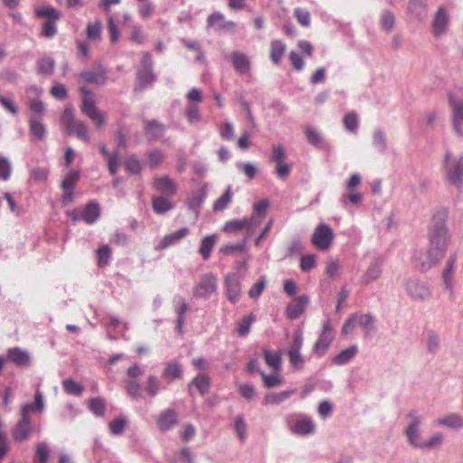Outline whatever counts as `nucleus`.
<instances>
[{"mask_svg":"<svg viewBox=\"0 0 463 463\" xmlns=\"http://www.w3.org/2000/svg\"><path fill=\"white\" fill-rule=\"evenodd\" d=\"M163 376L169 382H173L178 379H181L183 376V370L181 366L175 363L171 362L168 363L164 371H163Z\"/></svg>","mask_w":463,"mask_h":463,"instance_id":"obj_39","label":"nucleus"},{"mask_svg":"<svg viewBox=\"0 0 463 463\" xmlns=\"http://www.w3.org/2000/svg\"><path fill=\"white\" fill-rule=\"evenodd\" d=\"M308 300V297L303 295L288 303L286 308L287 317L291 320L298 319L304 313Z\"/></svg>","mask_w":463,"mask_h":463,"instance_id":"obj_20","label":"nucleus"},{"mask_svg":"<svg viewBox=\"0 0 463 463\" xmlns=\"http://www.w3.org/2000/svg\"><path fill=\"white\" fill-rule=\"evenodd\" d=\"M335 339V329L329 318L322 324L321 332L317 340L312 347V353L317 357H322L326 354Z\"/></svg>","mask_w":463,"mask_h":463,"instance_id":"obj_6","label":"nucleus"},{"mask_svg":"<svg viewBox=\"0 0 463 463\" xmlns=\"http://www.w3.org/2000/svg\"><path fill=\"white\" fill-rule=\"evenodd\" d=\"M144 129L149 140H157L163 137L165 128L157 120H145Z\"/></svg>","mask_w":463,"mask_h":463,"instance_id":"obj_28","label":"nucleus"},{"mask_svg":"<svg viewBox=\"0 0 463 463\" xmlns=\"http://www.w3.org/2000/svg\"><path fill=\"white\" fill-rule=\"evenodd\" d=\"M162 383L156 375H149L146 381V391L150 397H155L158 394L161 389Z\"/></svg>","mask_w":463,"mask_h":463,"instance_id":"obj_51","label":"nucleus"},{"mask_svg":"<svg viewBox=\"0 0 463 463\" xmlns=\"http://www.w3.org/2000/svg\"><path fill=\"white\" fill-rule=\"evenodd\" d=\"M175 312L176 314V330L182 333L184 325L185 324V314L189 309V306L185 299L180 296L175 295L173 299Z\"/></svg>","mask_w":463,"mask_h":463,"instance_id":"obj_19","label":"nucleus"},{"mask_svg":"<svg viewBox=\"0 0 463 463\" xmlns=\"http://www.w3.org/2000/svg\"><path fill=\"white\" fill-rule=\"evenodd\" d=\"M296 392L295 390H287L280 392H271L264 397V404H279L288 400L292 394Z\"/></svg>","mask_w":463,"mask_h":463,"instance_id":"obj_40","label":"nucleus"},{"mask_svg":"<svg viewBox=\"0 0 463 463\" xmlns=\"http://www.w3.org/2000/svg\"><path fill=\"white\" fill-rule=\"evenodd\" d=\"M35 13L39 17H49V20H59L61 18V14L52 6L37 8Z\"/></svg>","mask_w":463,"mask_h":463,"instance_id":"obj_58","label":"nucleus"},{"mask_svg":"<svg viewBox=\"0 0 463 463\" xmlns=\"http://www.w3.org/2000/svg\"><path fill=\"white\" fill-rule=\"evenodd\" d=\"M407 295L414 301L422 302L431 296V288L429 284L417 278H411L404 283Z\"/></svg>","mask_w":463,"mask_h":463,"instance_id":"obj_7","label":"nucleus"},{"mask_svg":"<svg viewBox=\"0 0 463 463\" xmlns=\"http://www.w3.org/2000/svg\"><path fill=\"white\" fill-rule=\"evenodd\" d=\"M231 61L234 70L241 75L248 73L250 70V59L243 52H233L231 54Z\"/></svg>","mask_w":463,"mask_h":463,"instance_id":"obj_24","label":"nucleus"},{"mask_svg":"<svg viewBox=\"0 0 463 463\" xmlns=\"http://www.w3.org/2000/svg\"><path fill=\"white\" fill-rule=\"evenodd\" d=\"M447 212L438 211L432 217V225L430 230V247L427 252V261H422L420 268L422 271L429 270L437 264L445 255L449 234L446 226Z\"/></svg>","mask_w":463,"mask_h":463,"instance_id":"obj_1","label":"nucleus"},{"mask_svg":"<svg viewBox=\"0 0 463 463\" xmlns=\"http://www.w3.org/2000/svg\"><path fill=\"white\" fill-rule=\"evenodd\" d=\"M156 80V76L153 71V59L149 52H144L140 66L137 70L135 91H143L151 88Z\"/></svg>","mask_w":463,"mask_h":463,"instance_id":"obj_3","label":"nucleus"},{"mask_svg":"<svg viewBox=\"0 0 463 463\" xmlns=\"http://www.w3.org/2000/svg\"><path fill=\"white\" fill-rule=\"evenodd\" d=\"M29 128L31 135H33L36 139H44L47 133L46 127L38 116L30 117Z\"/></svg>","mask_w":463,"mask_h":463,"instance_id":"obj_31","label":"nucleus"},{"mask_svg":"<svg viewBox=\"0 0 463 463\" xmlns=\"http://www.w3.org/2000/svg\"><path fill=\"white\" fill-rule=\"evenodd\" d=\"M439 426H445L450 429H459L463 427V419L457 413H450L437 420Z\"/></svg>","mask_w":463,"mask_h":463,"instance_id":"obj_36","label":"nucleus"},{"mask_svg":"<svg viewBox=\"0 0 463 463\" xmlns=\"http://www.w3.org/2000/svg\"><path fill=\"white\" fill-rule=\"evenodd\" d=\"M153 187L159 195L173 197L177 194L178 185L168 175L156 176L153 179Z\"/></svg>","mask_w":463,"mask_h":463,"instance_id":"obj_15","label":"nucleus"},{"mask_svg":"<svg viewBox=\"0 0 463 463\" xmlns=\"http://www.w3.org/2000/svg\"><path fill=\"white\" fill-rule=\"evenodd\" d=\"M382 274L381 264L378 260L373 262L361 278V283L368 285L376 280Z\"/></svg>","mask_w":463,"mask_h":463,"instance_id":"obj_35","label":"nucleus"},{"mask_svg":"<svg viewBox=\"0 0 463 463\" xmlns=\"http://www.w3.org/2000/svg\"><path fill=\"white\" fill-rule=\"evenodd\" d=\"M44 411V400L43 393L37 390L34 394V402L22 405L19 415L30 416L31 412L42 413Z\"/></svg>","mask_w":463,"mask_h":463,"instance_id":"obj_22","label":"nucleus"},{"mask_svg":"<svg viewBox=\"0 0 463 463\" xmlns=\"http://www.w3.org/2000/svg\"><path fill=\"white\" fill-rule=\"evenodd\" d=\"M258 222H259L255 218L233 220L225 223L223 231L227 232H236L245 227L251 230L258 224Z\"/></svg>","mask_w":463,"mask_h":463,"instance_id":"obj_29","label":"nucleus"},{"mask_svg":"<svg viewBox=\"0 0 463 463\" xmlns=\"http://www.w3.org/2000/svg\"><path fill=\"white\" fill-rule=\"evenodd\" d=\"M343 121L347 131L356 133L358 129V118L354 112L346 114Z\"/></svg>","mask_w":463,"mask_h":463,"instance_id":"obj_60","label":"nucleus"},{"mask_svg":"<svg viewBox=\"0 0 463 463\" xmlns=\"http://www.w3.org/2000/svg\"><path fill=\"white\" fill-rule=\"evenodd\" d=\"M106 409V402L105 400L97 397L93 398L90 401V410L96 415V416H103L105 413Z\"/></svg>","mask_w":463,"mask_h":463,"instance_id":"obj_54","label":"nucleus"},{"mask_svg":"<svg viewBox=\"0 0 463 463\" xmlns=\"http://www.w3.org/2000/svg\"><path fill=\"white\" fill-rule=\"evenodd\" d=\"M362 200V194L355 191H349L347 194H343L339 199L344 207H346L349 203L352 205H358L361 203Z\"/></svg>","mask_w":463,"mask_h":463,"instance_id":"obj_49","label":"nucleus"},{"mask_svg":"<svg viewBox=\"0 0 463 463\" xmlns=\"http://www.w3.org/2000/svg\"><path fill=\"white\" fill-rule=\"evenodd\" d=\"M449 24V16L444 7H439L435 14L431 23L432 33L436 38H439L447 32Z\"/></svg>","mask_w":463,"mask_h":463,"instance_id":"obj_17","label":"nucleus"},{"mask_svg":"<svg viewBox=\"0 0 463 463\" xmlns=\"http://www.w3.org/2000/svg\"><path fill=\"white\" fill-rule=\"evenodd\" d=\"M98 265L99 267H105L109 264L111 258V250L108 245H103L97 250Z\"/></svg>","mask_w":463,"mask_h":463,"instance_id":"obj_56","label":"nucleus"},{"mask_svg":"<svg viewBox=\"0 0 463 463\" xmlns=\"http://www.w3.org/2000/svg\"><path fill=\"white\" fill-rule=\"evenodd\" d=\"M189 233V229L187 227H184L173 233L165 235L160 242L155 246L156 250H162L169 248L170 246L175 245L181 240L185 238Z\"/></svg>","mask_w":463,"mask_h":463,"instance_id":"obj_21","label":"nucleus"},{"mask_svg":"<svg viewBox=\"0 0 463 463\" xmlns=\"http://www.w3.org/2000/svg\"><path fill=\"white\" fill-rule=\"evenodd\" d=\"M79 78L83 82L102 86L107 82V71L101 64H97L94 71H81Z\"/></svg>","mask_w":463,"mask_h":463,"instance_id":"obj_16","label":"nucleus"},{"mask_svg":"<svg viewBox=\"0 0 463 463\" xmlns=\"http://www.w3.org/2000/svg\"><path fill=\"white\" fill-rule=\"evenodd\" d=\"M444 441V435L441 432H436L430 435L427 439H424L420 444L419 449L431 450L439 448Z\"/></svg>","mask_w":463,"mask_h":463,"instance_id":"obj_41","label":"nucleus"},{"mask_svg":"<svg viewBox=\"0 0 463 463\" xmlns=\"http://www.w3.org/2000/svg\"><path fill=\"white\" fill-rule=\"evenodd\" d=\"M439 335L433 330L427 332V349L430 353L435 354L439 349Z\"/></svg>","mask_w":463,"mask_h":463,"instance_id":"obj_52","label":"nucleus"},{"mask_svg":"<svg viewBox=\"0 0 463 463\" xmlns=\"http://www.w3.org/2000/svg\"><path fill=\"white\" fill-rule=\"evenodd\" d=\"M210 386V377L207 374L200 373L188 384V392L191 396H194V388H195L201 395H204L208 392Z\"/></svg>","mask_w":463,"mask_h":463,"instance_id":"obj_23","label":"nucleus"},{"mask_svg":"<svg viewBox=\"0 0 463 463\" xmlns=\"http://www.w3.org/2000/svg\"><path fill=\"white\" fill-rule=\"evenodd\" d=\"M35 430L36 427L31 416L20 415L19 420L12 430V437L15 442L22 443L27 440Z\"/></svg>","mask_w":463,"mask_h":463,"instance_id":"obj_11","label":"nucleus"},{"mask_svg":"<svg viewBox=\"0 0 463 463\" xmlns=\"http://www.w3.org/2000/svg\"><path fill=\"white\" fill-rule=\"evenodd\" d=\"M207 193L205 188H200L194 192L187 200V207L189 210L198 213L203 203L206 198Z\"/></svg>","mask_w":463,"mask_h":463,"instance_id":"obj_33","label":"nucleus"},{"mask_svg":"<svg viewBox=\"0 0 463 463\" xmlns=\"http://www.w3.org/2000/svg\"><path fill=\"white\" fill-rule=\"evenodd\" d=\"M449 104L451 109V123L454 131L458 136H463V95L457 97L449 94Z\"/></svg>","mask_w":463,"mask_h":463,"instance_id":"obj_10","label":"nucleus"},{"mask_svg":"<svg viewBox=\"0 0 463 463\" xmlns=\"http://www.w3.org/2000/svg\"><path fill=\"white\" fill-rule=\"evenodd\" d=\"M373 145L379 152H385L387 148V140L386 136L382 129L374 130L373 134Z\"/></svg>","mask_w":463,"mask_h":463,"instance_id":"obj_50","label":"nucleus"},{"mask_svg":"<svg viewBox=\"0 0 463 463\" xmlns=\"http://www.w3.org/2000/svg\"><path fill=\"white\" fill-rule=\"evenodd\" d=\"M55 68V61L50 56H43L37 61V71L40 74L51 75Z\"/></svg>","mask_w":463,"mask_h":463,"instance_id":"obj_44","label":"nucleus"},{"mask_svg":"<svg viewBox=\"0 0 463 463\" xmlns=\"http://www.w3.org/2000/svg\"><path fill=\"white\" fill-rule=\"evenodd\" d=\"M286 51V45L281 41L275 40L270 44V59L273 63L279 64Z\"/></svg>","mask_w":463,"mask_h":463,"instance_id":"obj_45","label":"nucleus"},{"mask_svg":"<svg viewBox=\"0 0 463 463\" xmlns=\"http://www.w3.org/2000/svg\"><path fill=\"white\" fill-rule=\"evenodd\" d=\"M62 387L68 394L73 396H80L84 391V387L71 378L65 379L62 382Z\"/></svg>","mask_w":463,"mask_h":463,"instance_id":"obj_46","label":"nucleus"},{"mask_svg":"<svg viewBox=\"0 0 463 463\" xmlns=\"http://www.w3.org/2000/svg\"><path fill=\"white\" fill-rule=\"evenodd\" d=\"M254 320H255V317L251 314L244 317L238 325V327H237L238 335L240 336H246L249 334L250 326Z\"/></svg>","mask_w":463,"mask_h":463,"instance_id":"obj_57","label":"nucleus"},{"mask_svg":"<svg viewBox=\"0 0 463 463\" xmlns=\"http://www.w3.org/2000/svg\"><path fill=\"white\" fill-rule=\"evenodd\" d=\"M427 6L424 0H409L407 11L413 18L422 21L427 15Z\"/></svg>","mask_w":463,"mask_h":463,"instance_id":"obj_27","label":"nucleus"},{"mask_svg":"<svg viewBox=\"0 0 463 463\" xmlns=\"http://www.w3.org/2000/svg\"><path fill=\"white\" fill-rule=\"evenodd\" d=\"M152 207L156 213L164 214L175 207L170 196L156 195L152 198Z\"/></svg>","mask_w":463,"mask_h":463,"instance_id":"obj_26","label":"nucleus"},{"mask_svg":"<svg viewBox=\"0 0 463 463\" xmlns=\"http://www.w3.org/2000/svg\"><path fill=\"white\" fill-rule=\"evenodd\" d=\"M267 286L265 277H261L249 290L248 294L250 298H258Z\"/></svg>","mask_w":463,"mask_h":463,"instance_id":"obj_63","label":"nucleus"},{"mask_svg":"<svg viewBox=\"0 0 463 463\" xmlns=\"http://www.w3.org/2000/svg\"><path fill=\"white\" fill-rule=\"evenodd\" d=\"M334 237L332 228L326 223H320L316 227L311 241L318 250L324 251L330 248Z\"/></svg>","mask_w":463,"mask_h":463,"instance_id":"obj_9","label":"nucleus"},{"mask_svg":"<svg viewBox=\"0 0 463 463\" xmlns=\"http://www.w3.org/2000/svg\"><path fill=\"white\" fill-rule=\"evenodd\" d=\"M307 142L315 147L321 148L323 146L324 138L321 133L311 126H307L304 128Z\"/></svg>","mask_w":463,"mask_h":463,"instance_id":"obj_37","label":"nucleus"},{"mask_svg":"<svg viewBox=\"0 0 463 463\" xmlns=\"http://www.w3.org/2000/svg\"><path fill=\"white\" fill-rule=\"evenodd\" d=\"M232 199V187L228 186L224 194L219 197L213 204L214 212H222L225 210Z\"/></svg>","mask_w":463,"mask_h":463,"instance_id":"obj_47","label":"nucleus"},{"mask_svg":"<svg viewBox=\"0 0 463 463\" xmlns=\"http://www.w3.org/2000/svg\"><path fill=\"white\" fill-rule=\"evenodd\" d=\"M80 173L79 170H71L61 181V189H74L80 180Z\"/></svg>","mask_w":463,"mask_h":463,"instance_id":"obj_48","label":"nucleus"},{"mask_svg":"<svg viewBox=\"0 0 463 463\" xmlns=\"http://www.w3.org/2000/svg\"><path fill=\"white\" fill-rule=\"evenodd\" d=\"M234 430L238 438L244 441L247 437V424L242 415H238L234 421Z\"/></svg>","mask_w":463,"mask_h":463,"instance_id":"obj_55","label":"nucleus"},{"mask_svg":"<svg viewBox=\"0 0 463 463\" xmlns=\"http://www.w3.org/2000/svg\"><path fill=\"white\" fill-rule=\"evenodd\" d=\"M207 30L213 29L216 33H232L234 32L236 24L228 21L221 12H213L207 17Z\"/></svg>","mask_w":463,"mask_h":463,"instance_id":"obj_13","label":"nucleus"},{"mask_svg":"<svg viewBox=\"0 0 463 463\" xmlns=\"http://www.w3.org/2000/svg\"><path fill=\"white\" fill-rule=\"evenodd\" d=\"M82 211L83 221L88 224L94 223L100 215L99 204L95 202H90Z\"/></svg>","mask_w":463,"mask_h":463,"instance_id":"obj_32","label":"nucleus"},{"mask_svg":"<svg viewBox=\"0 0 463 463\" xmlns=\"http://www.w3.org/2000/svg\"><path fill=\"white\" fill-rule=\"evenodd\" d=\"M6 358L18 367L26 368L30 367L32 364V358L29 352L20 347L8 349Z\"/></svg>","mask_w":463,"mask_h":463,"instance_id":"obj_18","label":"nucleus"},{"mask_svg":"<svg viewBox=\"0 0 463 463\" xmlns=\"http://www.w3.org/2000/svg\"><path fill=\"white\" fill-rule=\"evenodd\" d=\"M35 459L37 463H47L49 459V448L45 442L36 446Z\"/></svg>","mask_w":463,"mask_h":463,"instance_id":"obj_62","label":"nucleus"},{"mask_svg":"<svg viewBox=\"0 0 463 463\" xmlns=\"http://www.w3.org/2000/svg\"><path fill=\"white\" fill-rule=\"evenodd\" d=\"M215 243L216 235L214 234L207 235L203 238L199 247V253L202 255L203 260H208L210 258Z\"/></svg>","mask_w":463,"mask_h":463,"instance_id":"obj_38","label":"nucleus"},{"mask_svg":"<svg viewBox=\"0 0 463 463\" xmlns=\"http://www.w3.org/2000/svg\"><path fill=\"white\" fill-rule=\"evenodd\" d=\"M177 424V413L173 409H166L162 411L157 420L158 428L166 431Z\"/></svg>","mask_w":463,"mask_h":463,"instance_id":"obj_25","label":"nucleus"},{"mask_svg":"<svg viewBox=\"0 0 463 463\" xmlns=\"http://www.w3.org/2000/svg\"><path fill=\"white\" fill-rule=\"evenodd\" d=\"M246 243H247V241L244 239L241 241L237 242V243H229V244L223 245L220 249V252L224 255H231L237 251H242V250H244V249L246 247Z\"/></svg>","mask_w":463,"mask_h":463,"instance_id":"obj_59","label":"nucleus"},{"mask_svg":"<svg viewBox=\"0 0 463 463\" xmlns=\"http://www.w3.org/2000/svg\"><path fill=\"white\" fill-rule=\"evenodd\" d=\"M225 296L231 303H237L241 298V284L237 274H228L224 279Z\"/></svg>","mask_w":463,"mask_h":463,"instance_id":"obj_14","label":"nucleus"},{"mask_svg":"<svg viewBox=\"0 0 463 463\" xmlns=\"http://www.w3.org/2000/svg\"><path fill=\"white\" fill-rule=\"evenodd\" d=\"M185 116L191 124L199 122L201 120V115L199 113L198 106L189 103L185 109Z\"/></svg>","mask_w":463,"mask_h":463,"instance_id":"obj_64","label":"nucleus"},{"mask_svg":"<svg viewBox=\"0 0 463 463\" xmlns=\"http://www.w3.org/2000/svg\"><path fill=\"white\" fill-rule=\"evenodd\" d=\"M217 291V277L213 273L204 274L194 288V296L208 299Z\"/></svg>","mask_w":463,"mask_h":463,"instance_id":"obj_12","label":"nucleus"},{"mask_svg":"<svg viewBox=\"0 0 463 463\" xmlns=\"http://www.w3.org/2000/svg\"><path fill=\"white\" fill-rule=\"evenodd\" d=\"M263 355L266 364L275 371L280 370L281 367V353L277 351L271 353L267 348L263 349Z\"/></svg>","mask_w":463,"mask_h":463,"instance_id":"obj_43","label":"nucleus"},{"mask_svg":"<svg viewBox=\"0 0 463 463\" xmlns=\"http://www.w3.org/2000/svg\"><path fill=\"white\" fill-rule=\"evenodd\" d=\"M357 353L358 347L355 345H351L348 348L338 353L336 355H335L332 359V362L335 365H345L351 362L357 354Z\"/></svg>","mask_w":463,"mask_h":463,"instance_id":"obj_30","label":"nucleus"},{"mask_svg":"<svg viewBox=\"0 0 463 463\" xmlns=\"http://www.w3.org/2000/svg\"><path fill=\"white\" fill-rule=\"evenodd\" d=\"M81 93V112L91 119L97 128H101L105 125V116L98 109L95 105L93 93L85 87H80Z\"/></svg>","mask_w":463,"mask_h":463,"instance_id":"obj_5","label":"nucleus"},{"mask_svg":"<svg viewBox=\"0 0 463 463\" xmlns=\"http://www.w3.org/2000/svg\"><path fill=\"white\" fill-rule=\"evenodd\" d=\"M68 135H75L79 139L89 143L90 138L87 125L81 121L77 120L72 126L66 129Z\"/></svg>","mask_w":463,"mask_h":463,"instance_id":"obj_34","label":"nucleus"},{"mask_svg":"<svg viewBox=\"0 0 463 463\" xmlns=\"http://www.w3.org/2000/svg\"><path fill=\"white\" fill-rule=\"evenodd\" d=\"M406 426L403 430V435L409 446L412 449H419L423 442L422 426L424 417L416 410L409 411L406 415Z\"/></svg>","mask_w":463,"mask_h":463,"instance_id":"obj_2","label":"nucleus"},{"mask_svg":"<svg viewBox=\"0 0 463 463\" xmlns=\"http://www.w3.org/2000/svg\"><path fill=\"white\" fill-rule=\"evenodd\" d=\"M456 260H457V256H456V254H453V255L449 256V258L446 263V268L444 269V270L442 272V280H443L444 286L449 285V284H454L453 275L455 272Z\"/></svg>","mask_w":463,"mask_h":463,"instance_id":"obj_42","label":"nucleus"},{"mask_svg":"<svg viewBox=\"0 0 463 463\" xmlns=\"http://www.w3.org/2000/svg\"><path fill=\"white\" fill-rule=\"evenodd\" d=\"M127 423V419L124 417L113 420L109 425V432L115 436L122 434L126 429Z\"/></svg>","mask_w":463,"mask_h":463,"instance_id":"obj_53","label":"nucleus"},{"mask_svg":"<svg viewBox=\"0 0 463 463\" xmlns=\"http://www.w3.org/2000/svg\"><path fill=\"white\" fill-rule=\"evenodd\" d=\"M285 420L287 428L294 435L308 436L316 430V424L312 418L300 412L288 414Z\"/></svg>","mask_w":463,"mask_h":463,"instance_id":"obj_4","label":"nucleus"},{"mask_svg":"<svg viewBox=\"0 0 463 463\" xmlns=\"http://www.w3.org/2000/svg\"><path fill=\"white\" fill-rule=\"evenodd\" d=\"M61 121L66 129L77 122V120L74 118V110L72 106L65 107L61 117Z\"/></svg>","mask_w":463,"mask_h":463,"instance_id":"obj_61","label":"nucleus"},{"mask_svg":"<svg viewBox=\"0 0 463 463\" xmlns=\"http://www.w3.org/2000/svg\"><path fill=\"white\" fill-rule=\"evenodd\" d=\"M443 165L446 169L449 182L456 186L460 185L463 183V156L450 158V154L447 152Z\"/></svg>","mask_w":463,"mask_h":463,"instance_id":"obj_8","label":"nucleus"}]
</instances>
